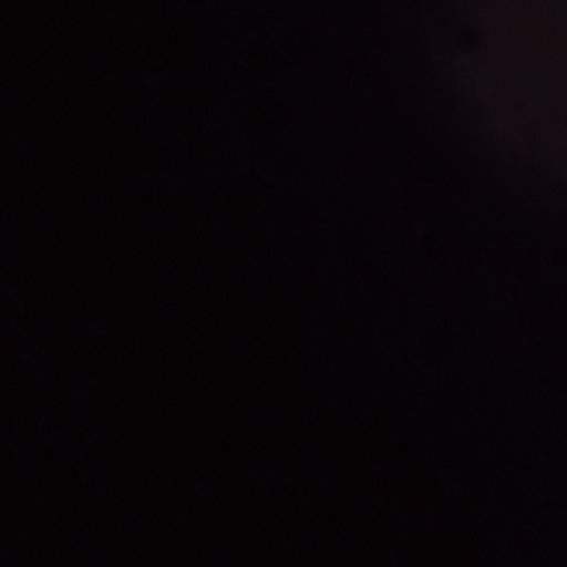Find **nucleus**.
Wrapping results in <instances>:
<instances>
[{
	"mask_svg": "<svg viewBox=\"0 0 567 567\" xmlns=\"http://www.w3.org/2000/svg\"><path fill=\"white\" fill-rule=\"evenodd\" d=\"M224 426L223 411L215 409L214 414L200 421V427L205 431H216Z\"/></svg>",
	"mask_w": 567,
	"mask_h": 567,
	"instance_id": "1",
	"label": "nucleus"
},
{
	"mask_svg": "<svg viewBox=\"0 0 567 567\" xmlns=\"http://www.w3.org/2000/svg\"><path fill=\"white\" fill-rule=\"evenodd\" d=\"M247 423H248V421H247V416H246V414L244 413V415H243V430H244V431H245V430H246V427H247Z\"/></svg>",
	"mask_w": 567,
	"mask_h": 567,
	"instance_id": "3",
	"label": "nucleus"
},
{
	"mask_svg": "<svg viewBox=\"0 0 567 567\" xmlns=\"http://www.w3.org/2000/svg\"><path fill=\"white\" fill-rule=\"evenodd\" d=\"M114 427V424L104 416L97 417L93 423V430L96 432H105Z\"/></svg>",
	"mask_w": 567,
	"mask_h": 567,
	"instance_id": "2",
	"label": "nucleus"
}]
</instances>
